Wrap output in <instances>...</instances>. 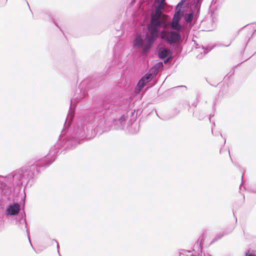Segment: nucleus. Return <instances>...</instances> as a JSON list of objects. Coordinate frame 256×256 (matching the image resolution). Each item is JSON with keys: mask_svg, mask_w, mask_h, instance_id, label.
<instances>
[{"mask_svg": "<svg viewBox=\"0 0 256 256\" xmlns=\"http://www.w3.org/2000/svg\"><path fill=\"white\" fill-rule=\"evenodd\" d=\"M245 256H256V254L250 253L249 250L245 252Z\"/></svg>", "mask_w": 256, "mask_h": 256, "instance_id": "23", "label": "nucleus"}, {"mask_svg": "<svg viewBox=\"0 0 256 256\" xmlns=\"http://www.w3.org/2000/svg\"><path fill=\"white\" fill-rule=\"evenodd\" d=\"M178 254H179L180 256H181V254H182L181 252H180Z\"/></svg>", "mask_w": 256, "mask_h": 256, "instance_id": "40", "label": "nucleus"}, {"mask_svg": "<svg viewBox=\"0 0 256 256\" xmlns=\"http://www.w3.org/2000/svg\"><path fill=\"white\" fill-rule=\"evenodd\" d=\"M146 84L144 81H141L140 78L137 83L136 88L138 90H140Z\"/></svg>", "mask_w": 256, "mask_h": 256, "instance_id": "14", "label": "nucleus"}, {"mask_svg": "<svg viewBox=\"0 0 256 256\" xmlns=\"http://www.w3.org/2000/svg\"><path fill=\"white\" fill-rule=\"evenodd\" d=\"M203 49H204V54H202V52H201L200 54H199L198 56H197V58H201L204 55L208 54L211 50V48H203Z\"/></svg>", "mask_w": 256, "mask_h": 256, "instance_id": "18", "label": "nucleus"}, {"mask_svg": "<svg viewBox=\"0 0 256 256\" xmlns=\"http://www.w3.org/2000/svg\"><path fill=\"white\" fill-rule=\"evenodd\" d=\"M212 86H214V87H216L218 86V84H210Z\"/></svg>", "mask_w": 256, "mask_h": 256, "instance_id": "32", "label": "nucleus"}, {"mask_svg": "<svg viewBox=\"0 0 256 256\" xmlns=\"http://www.w3.org/2000/svg\"><path fill=\"white\" fill-rule=\"evenodd\" d=\"M121 98H118L114 95L101 96L94 100L92 107L94 114L84 115L78 118L76 124L70 126L66 132L64 123V128L62 130L58 141L51 147L48 155L32 164H37L42 160L40 166H44L46 167L41 169L39 168V166H38L39 170L36 176L55 160L60 150L63 148L61 150L62 152L74 148L78 144L82 142L85 138L89 139L90 138L87 133L89 134L92 130L97 132L98 129H101L102 132L106 131L107 127L111 126L112 122L116 120L115 112L120 108L118 104Z\"/></svg>", "mask_w": 256, "mask_h": 256, "instance_id": "1", "label": "nucleus"}, {"mask_svg": "<svg viewBox=\"0 0 256 256\" xmlns=\"http://www.w3.org/2000/svg\"><path fill=\"white\" fill-rule=\"evenodd\" d=\"M253 29L254 30V31L256 30V28L254 26L253 28Z\"/></svg>", "mask_w": 256, "mask_h": 256, "instance_id": "39", "label": "nucleus"}, {"mask_svg": "<svg viewBox=\"0 0 256 256\" xmlns=\"http://www.w3.org/2000/svg\"><path fill=\"white\" fill-rule=\"evenodd\" d=\"M117 46H114V60L112 62L118 66L119 68L123 66L122 61V52H116Z\"/></svg>", "mask_w": 256, "mask_h": 256, "instance_id": "10", "label": "nucleus"}, {"mask_svg": "<svg viewBox=\"0 0 256 256\" xmlns=\"http://www.w3.org/2000/svg\"><path fill=\"white\" fill-rule=\"evenodd\" d=\"M3 217L0 216V222H2Z\"/></svg>", "mask_w": 256, "mask_h": 256, "instance_id": "35", "label": "nucleus"}, {"mask_svg": "<svg viewBox=\"0 0 256 256\" xmlns=\"http://www.w3.org/2000/svg\"><path fill=\"white\" fill-rule=\"evenodd\" d=\"M146 84L144 81H141L140 78L137 83L136 88L138 90H140Z\"/></svg>", "mask_w": 256, "mask_h": 256, "instance_id": "15", "label": "nucleus"}, {"mask_svg": "<svg viewBox=\"0 0 256 256\" xmlns=\"http://www.w3.org/2000/svg\"><path fill=\"white\" fill-rule=\"evenodd\" d=\"M154 78L150 74L146 73L141 78V81H144L146 84L151 81Z\"/></svg>", "mask_w": 256, "mask_h": 256, "instance_id": "12", "label": "nucleus"}, {"mask_svg": "<svg viewBox=\"0 0 256 256\" xmlns=\"http://www.w3.org/2000/svg\"><path fill=\"white\" fill-rule=\"evenodd\" d=\"M195 116L197 117V118L198 119V120H202L204 118V116H201V115H198V116H197V114L196 113V114H195Z\"/></svg>", "mask_w": 256, "mask_h": 256, "instance_id": "25", "label": "nucleus"}, {"mask_svg": "<svg viewBox=\"0 0 256 256\" xmlns=\"http://www.w3.org/2000/svg\"><path fill=\"white\" fill-rule=\"evenodd\" d=\"M24 214L18 216V218H14L12 220V223L18 226L20 230L22 232H26L28 238L29 242L34 248L30 238V232L28 229L27 224L26 220V214L24 210H23Z\"/></svg>", "mask_w": 256, "mask_h": 256, "instance_id": "6", "label": "nucleus"}, {"mask_svg": "<svg viewBox=\"0 0 256 256\" xmlns=\"http://www.w3.org/2000/svg\"><path fill=\"white\" fill-rule=\"evenodd\" d=\"M165 0H160V2H158V4H162V5Z\"/></svg>", "mask_w": 256, "mask_h": 256, "instance_id": "30", "label": "nucleus"}, {"mask_svg": "<svg viewBox=\"0 0 256 256\" xmlns=\"http://www.w3.org/2000/svg\"><path fill=\"white\" fill-rule=\"evenodd\" d=\"M158 72V71H156L154 68L152 66L146 73L151 74V76H152V77L154 78L157 74Z\"/></svg>", "mask_w": 256, "mask_h": 256, "instance_id": "21", "label": "nucleus"}, {"mask_svg": "<svg viewBox=\"0 0 256 256\" xmlns=\"http://www.w3.org/2000/svg\"><path fill=\"white\" fill-rule=\"evenodd\" d=\"M160 38L166 44L172 45L180 39L181 35L178 32L163 29L160 32Z\"/></svg>", "mask_w": 256, "mask_h": 256, "instance_id": "5", "label": "nucleus"}, {"mask_svg": "<svg viewBox=\"0 0 256 256\" xmlns=\"http://www.w3.org/2000/svg\"><path fill=\"white\" fill-rule=\"evenodd\" d=\"M50 20L51 22L54 24L56 26H58V28H60V30L62 32V30L60 28V27L58 26V24L56 22L54 21V20L51 18H50Z\"/></svg>", "mask_w": 256, "mask_h": 256, "instance_id": "24", "label": "nucleus"}, {"mask_svg": "<svg viewBox=\"0 0 256 256\" xmlns=\"http://www.w3.org/2000/svg\"><path fill=\"white\" fill-rule=\"evenodd\" d=\"M174 110L176 112L175 116L178 114H179V112H180V110H178L176 108L174 109Z\"/></svg>", "mask_w": 256, "mask_h": 256, "instance_id": "27", "label": "nucleus"}, {"mask_svg": "<svg viewBox=\"0 0 256 256\" xmlns=\"http://www.w3.org/2000/svg\"><path fill=\"white\" fill-rule=\"evenodd\" d=\"M216 2L214 0H212L211 5H214L216 4Z\"/></svg>", "mask_w": 256, "mask_h": 256, "instance_id": "31", "label": "nucleus"}, {"mask_svg": "<svg viewBox=\"0 0 256 256\" xmlns=\"http://www.w3.org/2000/svg\"><path fill=\"white\" fill-rule=\"evenodd\" d=\"M42 160L37 164L26 166L16 170L9 174L3 176L0 175V207L3 208L6 204V216L10 219L18 218V216L24 214L22 208L21 212L20 205L14 202V196H16L20 192L23 184L30 188L34 184L36 174L38 173V166L42 164ZM39 168L44 169L46 167L39 166Z\"/></svg>", "mask_w": 256, "mask_h": 256, "instance_id": "2", "label": "nucleus"}, {"mask_svg": "<svg viewBox=\"0 0 256 256\" xmlns=\"http://www.w3.org/2000/svg\"><path fill=\"white\" fill-rule=\"evenodd\" d=\"M226 139H224V144H226Z\"/></svg>", "mask_w": 256, "mask_h": 256, "instance_id": "42", "label": "nucleus"}, {"mask_svg": "<svg viewBox=\"0 0 256 256\" xmlns=\"http://www.w3.org/2000/svg\"><path fill=\"white\" fill-rule=\"evenodd\" d=\"M163 6L162 4H158L156 8V12L151 16L150 22L146 26V38L147 44L144 46V49L148 50L152 48L157 40L159 29L164 25V20L162 18V10Z\"/></svg>", "mask_w": 256, "mask_h": 256, "instance_id": "3", "label": "nucleus"}, {"mask_svg": "<svg viewBox=\"0 0 256 256\" xmlns=\"http://www.w3.org/2000/svg\"><path fill=\"white\" fill-rule=\"evenodd\" d=\"M93 86V82H90L88 78L82 80L78 88L76 90L73 96L70 99V112L68 113V118L71 119L73 118V112L72 106H76V104L80 102V100L88 96V90L91 88ZM67 118L66 120V121Z\"/></svg>", "mask_w": 256, "mask_h": 256, "instance_id": "4", "label": "nucleus"}, {"mask_svg": "<svg viewBox=\"0 0 256 256\" xmlns=\"http://www.w3.org/2000/svg\"><path fill=\"white\" fill-rule=\"evenodd\" d=\"M193 18V14L192 13L190 12L186 14L184 17V20L187 22H190L192 21Z\"/></svg>", "mask_w": 256, "mask_h": 256, "instance_id": "13", "label": "nucleus"}, {"mask_svg": "<svg viewBox=\"0 0 256 256\" xmlns=\"http://www.w3.org/2000/svg\"><path fill=\"white\" fill-rule=\"evenodd\" d=\"M220 136L221 137H222V134H220Z\"/></svg>", "mask_w": 256, "mask_h": 256, "instance_id": "44", "label": "nucleus"}, {"mask_svg": "<svg viewBox=\"0 0 256 256\" xmlns=\"http://www.w3.org/2000/svg\"><path fill=\"white\" fill-rule=\"evenodd\" d=\"M228 154H229V155H230V160H232V158H231V156H230V150H228Z\"/></svg>", "mask_w": 256, "mask_h": 256, "instance_id": "37", "label": "nucleus"}, {"mask_svg": "<svg viewBox=\"0 0 256 256\" xmlns=\"http://www.w3.org/2000/svg\"><path fill=\"white\" fill-rule=\"evenodd\" d=\"M53 241L56 244V247H57V249H58V252L60 254L59 251L58 250V249L59 248V244H58V242L56 240H53Z\"/></svg>", "mask_w": 256, "mask_h": 256, "instance_id": "26", "label": "nucleus"}, {"mask_svg": "<svg viewBox=\"0 0 256 256\" xmlns=\"http://www.w3.org/2000/svg\"><path fill=\"white\" fill-rule=\"evenodd\" d=\"M246 45H245V46L244 47V50H245V48H246Z\"/></svg>", "mask_w": 256, "mask_h": 256, "instance_id": "41", "label": "nucleus"}, {"mask_svg": "<svg viewBox=\"0 0 256 256\" xmlns=\"http://www.w3.org/2000/svg\"><path fill=\"white\" fill-rule=\"evenodd\" d=\"M126 118V116L124 114H122L118 119V121L122 126H124L125 124Z\"/></svg>", "mask_w": 256, "mask_h": 256, "instance_id": "16", "label": "nucleus"}, {"mask_svg": "<svg viewBox=\"0 0 256 256\" xmlns=\"http://www.w3.org/2000/svg\"><path fill=\"white\" fill-rule=\"evenodd\" d=\"M26 4H28V6L29 8L30 9V6H29V4H28V2L27 1H26Z\"/></svg>", "mask_w": 256, "mask_h": 256, "instance_id": "38", "label": "nucleus"}, {"mask_svg": "<svg viewBox=\"0 0 256 256\" xmlns=\"http://www.w3.org/2000/svg\"><path fill=\"white\" fill-rule=\"evenodd\" d=\"M192 106H194V107H196V106H197V104H196V103H193V104H192Z\"/></svg>", "mask_w": 256, "mask_h": 256, "instance_id": "33", "label": "nucleus"}, {"mask_svg": "<svg viewBox=\"0 0 256 256\" xmlns=\"http://www.w3.org/2000/svg\"><path fill=\"white\" fill-rule=\"evenodd\" d=\"M186 0H181L178 4L175 7V10H181V8L182 6L184 4Z\"/></svg>", "mask_w": 256, "mask_h": 256, "instance_id": "20", "label": "nucleus"}, {"mask_svg": "<svg viewBox=\"0 0 256 256\" xmlns=\"http://www.w3.org/2000/svg\"><path fill=\"white\" fill-rule=\"evenodd\" d=\"M227 234V233H225V232H220V233H219L218 234H217L214 238L212 240V243L218 240H220V238H221L224 235Z\"/></svg>", "mask_w": 256, "mask_h": 256, "instance_id": "19", "label": "nucleus"}, {"mask_svg": "<svg viewBox=\"0 0 256 256\" xmlns=\"http://www.w3.org/2000/svg\"><path fill=\"white\" fill-rule=\"evenodd\" d=\"M173 24L174 25V26L178 27V24H176V23L174 22H172V26H173Z\"/></svg>", "mask_w": 256, "mask_h": 256, "instance_id": "29", "label": "nucleus"}, {"mask_svg": "<svg viewBox=\"0 0 256 256\" xmlns=\"http://www.w3.org/2000/svg\"><path fill=\"white\" fill-rule=\"evenodd\" d=\"M242 178H243V174L242 175Z\"/></svg>", "mask_w": 256, "mask_h": 256, "instance_id": "46", "label": "nucleus"}, {"mask_svg": "<svg viewBox=\"0 0 256 256\" xmlns=\"http://www.w3.org/2000/svg\"><path fill=\"white\" fill-rule=\"evenodd\" d=\"M156 52H157L158 56L160 59L164 60V59L167 58V59L166 60H164V64L167 62L168 61L170 60V58L171 57L170 50L164 46H160V47L157 48Z\"/></svg>", "mask_w": 256, "mask_h": 256, "instance_id": "8", "label": "nucleus"}, {"mask_svg": "<svg viewBox=\"0 0 256 256\" xmlns=\"http://www.w3.org/2000/svg\"><path fill=\"white\" fill-rule=\"evenodd\" d=\"M222 148H221V149L220 150V153H221V152H222Z\"/></svg>", "mask_w": 256, "mask_h": 256, "instance_id": "43", "label": "nucleus"}, {"mask_svg": "<svg viewBox=\"0 0 256 256\" xmlns=\"http://www.w3.org/2000/svg\"><path fill=\"white\" fill-rule=\"evenodd\" d=\"M136 0H132L130 3V4L131 6L133 5L136 2Z\"/></svg>", "mask_w": 256, "mask_h": 256, "instance_id": "28", "label": "nucleus"}, {"mask_svg": "<svg viewBox=\"0 0 256 256\" xmlns=\"http://www.w3.org/2000/svg\"><path fill=\"white\" fill-rule=\"evenodd\" d=\"M213 116H214V115H212V114H210V117ZM208 120H209L210 122V118H209Z\"/></svg>", "mask_w": 256, "mask_h": 256, "instance_id": "34", "label": "nucleus"}, {"mask_svg": "<svg viewBox=\"0 0 256 256\" xmlns=\"http://www.w3.org/2000/svg\"><path fill=\"white\" fill-rule=\"evenodd\" d=\"M164 66L163 63L162 62H158L156 63L153 67L156 70V71L158 72L159 70L162 68Z\"/></svg>", "mask_w": 256, "mask_h": 256, "instance_id": "17", "label": "nucleus"}, {"mask_svg": "<svg viewBox=\"0 0 256 256\" xmlns=\"http://www.w3.org/2000/svg\"><path fill=\"white\" fill-rule=\"evenodd\" d=\"M144 40L146 41L145 43H144V40L140 35L136 36L133 40V48H138L142 47V51L144 53L148 52L151 50V48L148 50L144 49V46L147 44L146 35L144 36Z\"/></svg>", "mask_w": 256, "mask_h": 256, "instance_id": "9", "label": "nucleus"}, {"mask_svg": "<svg viewBox=\"0 0 256 256\" xmlns=\"http://www.w3.org/2000/svg\"><path fill=\"white\" fill-rule=\"evenodd\" d=\"M212 134L213 133V129L212 128Z\"/></svg>", "mask_w": 256, "mask_h": 256, "instance_id": "45", "label": "nucleus"}, {"mask_svg": "<svg viewBox=\"0 0 256 256\" xmlns=\"http://www.w3.org/2000/svg\"><path fill=\"white\" fill-rule=\"evenodd\" d=\"M204 238L205 236L203 234L200 236L198 240L195 242L192 251L185 250V252H187L188 253H191L192 252V253L190 254V256H212L208 253L204 252L202 254V241L204 240Z\"/></svg>", "mask_w": 256, "mask_h": 256, "instance_id": "7", "label": "nucleus"}, {"mask_svg": "<svg viewBox=\"0 0 256 256\" xmlns=\"http://www.w3.org/2000/svg\"><path fill=\"white\" fill-rule=\"evenodd\" d=\"M195 4L197 8H198L199 10H200V6L202 4V2L203 0H194Z\"/></svg>", "mask_w": 256, "mask_h": 256, "instance_id": "22", "label": "nucleus"}, {"mask_svg": "<svg viewBox=\"0 0 256 256\" xmlns=\"http://www.w3.org/2000/svg\"><path fill=\"white\" fill-rule=\"evenodd\" d=\"M182 18V11L180 10H175L172 22H174L178 24V27L174 26L173 24V28L175 30H180L182 29V26L179 24V22Z\"/></svg>", "mask_w": 256, "mask_h": 256, "instance_id": "11", "label": "nucleus"}, {"mask_svg": "<svg viewBox=\"0 0 256 256\" xmlns=\"http://www.w3.org/2000/svg\"><path fill=\"white\" fill-rule=\"evenodd\" d=\"M230 44H231V42L228 44H227V45H224V44H222V46H229Z\"/></svg>", "mask_w": 256, "mask_h": 256, "instance_id": "36", "label": "nucleus"}]
</instances>
